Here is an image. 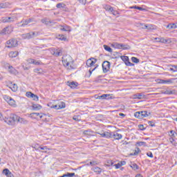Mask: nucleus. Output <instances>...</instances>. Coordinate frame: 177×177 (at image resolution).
Returning a JSON list of instances; mask_svg holds the SVG:
<instances>
[{"label":"nucleus","instance_id":"f257e3e1","mask_svg":"<svg viewBox=\"0 0 177 177\" xmlns=\"http://www.w3.org/2000/svg\"><path fill=\"white\" fill-rule=\"evenodd\" d=\"M62 64L67 70H73L75 68L74 60L70 55H65L62 57Z\"/></svg>","mask_w":177,"mask_h":177},{"label":"nucleus","instance_id":"f03ea898","mask_svg":"<svg viewBox=\"0 0 177 177\" xmlns=\"http://www.w3.org/2000/svg\"><path fill=\"white\" fill-rule=\"evenodd\" d=\"M98 135H100L102 138H114L116 140H120V139H122V135L118 133V132H115L113 134L109 131H101L100 132H97Z\"/></svg>","mask_w":177,"mask_h":177},{"label":"nucleus","instance_id":"7ed1b4c3","mask_svg":"<svg viewBox=\"0 0 177 177\" xmlns=\"http://www.w3.org/2000/svg\"><path fill=\"white\" fill-rule=\"evenodd\" d=\"M96 62H97V59L91 57L86 61V66L87 67H90L89 73L90 75H92V72L95 71L97 68V64H96ZM96 64V65H95Z\"/></svg>","mask_w":177,"mask_h":177},{"label":"nucleus","instance_id":"20e7f679","mask_svg":"<svg viewBox=\"0 0 177 177\" xmlns=\"http://www.w3.org/2000/svg\"><path fill=\"white\" fill-rule=\"evenodd\" d=\"M17 115L10 113V115L5 117L3 120L8 125H13L16 122Z\"/></svg>","mask_w":177,"mask_h":177},{"label":"nucleus","instance_id":"39448f33","mask_svg":"<svg viewBox=\"0 0 177 177\" xmlns=\"http://www.w3.org/2000/svg\"><path fill=\"white\" fill-rule=\"evenodd\" d=\"M150 114L151 113L148 111H138L134 113V117H136V118H139L140 120H142V118H146V117H149Z\"/></svg>","mask_w":177,"mask_h":177},{"label":"nucleus","instance_id":"423d86ee","mask_svg":"<svg viewBox=\"0 0 177 177\" xmlns=\"http://www.w3.org/2000/svg\"><path fill=\"white\" fill-rule=\"evenodd\" d=\"M28 117L32 120H42L44 117H46V114L39 113H32L29 114Z\"/></svg>","mask_w":177,"mask_h":177},{"label":"nucleus","instance_id":"0eeeda50","mask_svg":"<svg viewBox=\"0 0 177 177\" xmlns=\"http://www.w3.org/2000/svg\"><path fill=\"white\" fill-rule=\"evenodd\" d=\"M3 99L6 102H8L9 106H11V107H17V104L16 103V101L12 98V97H9L8 95H3Z\"/></svg>","mask_w":177,"mask_h":177},{"label":"nucleus","instance_id":"6e6552de","mask_svg":"<svg viewBox=\"0 0 177 177\" xmlns=\"http://www.w3.org/2000/svg\"><path fill=\"white\" fill-rule=\"evenodd\" d=\"M111 46L115 49H131V47L129 46L118 43H112Z\"/></svg>","mask_w":177,"mask_h":177},{"label":"nucleus","instance_id":"1a4fd4ad","mask_svg":"<svg viewBox=\"0 0 177 177\" xmlns=\"http://www.w3.org/2000/svg\"><path fill=\"white\" fill-rule=\"evenodd\" d=\"M19 45V41L16 39H12L6 42V47L7 48H16Z\"/></svg>","mask_w":177,"mask_h":177},{"label":"nucleus","instance_id":"9d476101","mask_svg":"<svg viewBox=\"0 0 177 177\" xmlns=\"http://www.w3.org/2000/svg\"><path fill=\"white\" fill-rule=\"evenodd\" d=\"M12 32H13V27L12 26H10L4 28L0 32V34H1L2 35H6L8 34H12Z\"/></svg>","mask_w":177,"mask_h":177},{"label":"nucleus","instance_id":"9b49d317","mask_svg":"<svg viewBox=\"0 0 177 177\" xmlns=\"http://www.w3.org/2000/svg\"><path fill=\"white\" fill-rule=\"evenodd\" d=\"M32 20L31 19H24L21 22L17 24L18 27H26V26H28L30 23H32Z\"/></svg>","mask_w":177,"mask_h":177},{"label":"nucleus","instance_id":"f8f14e48","mask_svg":"<svg viewBox=\"0 0 177 177\" xmlns=\"http://www.w3.org/2000/svg\"><path fill=\"white\" fill-rule=\"evenodd\" d=\"M37 32H31L22 35V38H24V39H31V38H34L35 37H37Z\"/></svg>","mask_w":177,"mask_h":177},{"label":"nucleus","instance_id":"ddd939ff","mask_svg":"<svg viewBox=\"0 0 177 177\" xmlns=\"http://www.w3.org/2000/svg\"><path fill=\"white\" fill-rule=\"evenodd\" d=\"M15 122H19V124H23L24 125H27V124H28V120L24 119V118H21L17 115V118H15Z\"/></svg>","mask_w":177,"mask_h":177},{"label":"nucleus","instance_id":"4468645a","mask_svg":"<svg viewBox=\"0 0 177 177\" xmlns=\"http://www.w3.org/2000/svg\"><path fill=\"white\" fill-rule=\"evenodd\" d=\"M26 96L27 97H30V99H32V100H35V102H38L39 97L37 95L28 91L26 93Z\"/></svg>","mask_w":177,"mask_h":177},{"label":"nucleus","instance_id":"2eb2a0df","mask_svg":"<svg viewBox=\"0 0 177 177\" xmlns=\"http://www.w3.org/2000/svg\"><path fill=\"white\" fill-rule=\"evenodd\" d=\"M27 62L28 64H35V66H41V64H42V62L40 60H36L34 59H28Z\"/></svg>","mask_w":177,"mask_h":177},{"label":"nucleus","instance_id":"dca6fc26","mask_svg":"<svg viewBox=\"0 0 177 177\" xmlns=\"http://www.w3.org/2000/svg\"><path fill=\"white\" fill-rule=\"evenodd\" d=\"M102 70L104 73H107L110 70V62L105 61L102 64Z\"/></svg>","mask_w":177,"mask_h":177},{"label":"nucleus","instance_id":"f3484780","mask_svg":"<svg viewBox=\"0 0 177 177\" xmlns=\"http://www.w3.org/2000/svg\"><path fill=\"white\" fill-rule=\"evenodd\" d=\"M15 21V17H2L0 20L1 23H12V21Z\"/></svg>","mask_w":177,"mask_h":177},{"label":"nucleus","instance_id":"a211bd4d","mask_svg":"<svg viewBox=\"0 0 177 177\" xmlns=\"http://www.w3.org/2000/svg\"><path fill=\"white\" fill-rule=\"evenodd\" d=\"M121 59L123 62H124L126 66H133V64L129 62V58L128 57V56H121Z\"/></svg>","mask_w":177,"mask_h":177},{"label":"nucleus","instance_id":"6ab92c4d","mask_svg":"<svg viewBox=\"0 0 177 177\" xmlns=\"http://www.w3.org/2000/svg\"><path fill=\"white\" fill-rule=\"evenodd\" d=\"M8 70L10 74H12L13 75H19V72L17 71V70L13 68V66H9V68Z\"/></svg>","mask_w":177,"mask_h":177},{"label":"nucleus","instance_id":"aec40b11","mask_svg":"<svg viewBox=\"0 0 177 177\" xmlns=\"http://www.w3.org/2000/svg\"><path fill=\"white\" fill-rule=\"evenodd\" d=\"M55 110H62V109H66V103L60 102L58 104H56Z\"/></svg>","mask_w":177,"mask_h":177},{"label":"nucleus","instance_id":"412c9836","mask_svg":"<svg viewBox=\"0 0 177 177\" xmlns=\"http://www.w3.org/2000/svg\"><path fill=\"white\" fill-rule=\"evenodd\" d=\"M57 39H59V41H67L68 39H67V37H66L64 35H57L56 36Z\"/></svg>","mask_w":177,"mask_h":177},{"label":"nucleus","instance_id":"4be33fe9","mask_svg":"<svg viewBox=\"0 0 177 177\" xmlns=\"http://www.w3.org/2000/svg\"><path fill=\"white\" fill-rule=\"evenodd\" d=\"M68 86H70L72 89H74L78 86V83L75 82H68L67 83Z\"/></svg>","mask_w":177,"mask_h":177},{"label":"nucleus","instance_id":"5701e85b","mask_svg":"<svg viewBox=\"0 0 177 177\" xmlns=\"http://www.w3.org/2000/svg\"><path fill=\"white\" fill-rule=\"evenodd\" d=\"M8 86L10 88H11L12 92H17V91L18 89L17 84H16L15 83H10V84H8Z\"/></svg>","mask_w":177,"mask_h":177},{"label":"nucleus","instance_id":"b1692460","mask_svg":"<svg viewBox=\"0 0 177 177\" xmlns=\"http://www.w3.org/2000/svg\"><path fill=\"white\" fill-rule=\"evenodd\" d=\"M8 55L11 59H14L15 57H17L19 56V53L18 51H11L9 53Z\"/></svg>","mask_w":177,"mask_h":177},{"label":"nucleus","instance_id":"393cba45","mask_svg":"<svg viewBox=\"0 0 177 177\" xmlns=\"http://www.w3.org/2000/svg\"><path fill=\"white\" fill-rule=\"evenodd\" d=\"M32 110H35V111H38V110H41V109H42V106L39 104H32Z\"/></svg>","mask_w":177,"mask_h":177},{"label":"nucleus","instance_id":"a878e982","mask_svg":"<svg viewBox=\"0 0 177 177\" xmlns=\"http://www.w3.org/2000/svg\"><path fill=\"white\" fill-rule=\"evenodd\" d=\"M51 53H52V55H54L55 56H60V55H62V50L51 49Z\"/></svg>","mask_w":177,"mask_h":177},{"label":"nucleus","instance_id":"bb28decb","mask_svg":"<svg viewBox=\"0 0 177 177\" xmlns=\"http://www.w3.org/2000/svg\"><path fill=\"white\" fill-rule=\"evenodd\" d=\"M59 30H61V31H71V28L67 26H60Z\"/></svg>","mask_w":177,"mask_h":177},{"label":"nucleus","instance_id":"cd10ccee","mask_svg":"<svg viewBox=\"0 0 177 177\" xmlns=\"http://www.w3.org/2000/svg\"><path fill=\"white\" fill-rule=\"evenodd\" d=\"M133 99H145V95L141 93H137L133 95Z\"/></svg>","mask_w":177,"mask_h":177},{"label":"nucleus","instance_id":"c85d7f7f","mask_svg":"<svg viewBox=\"0 0 177 177\" xmlns=\"http://www.w3.org/2000/svg\"><path fill=\"white\" fill-rule=\"evenodd\" d=\"M159 42L162 44H171V39H165L164 37H160Z\"/></svg>","mask_w":177,"mask_h":177},{"label":"nucleus","instance_id":"c756f323","mask_svg":"<svg viewBox=\"0 0 177 177\" xmlns=\"http://www.w3.org/2000/svg\"><path fill=\"white\" fill-rule=\"evenodd\" d=\"M9 6H10V3H0V9H6V8H9Z\"/></svg>","mask_w":177,"mask_h":177},{"label":"nucleus","instance_id":"7c9ffc66","mask_svg":"<svg viewBox=\"0 0 177 177\" xmlns=\"http://www.w3.org/2000/svg\"><path fill=\"white\" fill-rule=\"evenodd\" d=\"M103 6L104 9H105V10H107V12H113V8L111 6L104 5Z\"/></svg>","mask_w":177,"mask_h":177},{"label":"nucleus","instance_id":"2f4dec72","mask_svg":"<svg viewBox=\"0 0 177 177\" xmlns=\"http://www.w3.org/2000/svg\"><path fill=\"white\" fill-rule=\"evenodd\" d=\"M93 171L96 174H102V169H100V167H98L93 168Z\"/></svg>","mask_w":177,"mask_h":177},{"label":"nucleus","instance_id":"473e14b6","mask_svg":"<svg viewBox=\"0 0 177 177\" xmlns=\"http://www.w3.org/2000/svg\"><path fill=\"white\" fill-rule=\"evenodd\" d=\"M84 135H88V136H93V131L86 130L83 132Z\"/></svg>","mask_w":177,"mask_h":177},{"label":"nucleus","instance_id":"72a5a7b5","mask_svg":"<svg viewBox=\"0 0 177 177\" xmlns=\"http://www.w3.org/2000/svg\"><path fill=\"white\" fill-rule=\"evenodd\" d=\"M113 165H114V162L111 160H107L105 163L106 167H113Z\"/></svg>","mask_w":177,"mask_h":177},{"label":"nucleus","instance_id":"f704fd0d","mask_svg":"<svg viewBox=\"0 0 177 177\" xmlns=\"http://www.w3.org/2000/svg\"><path fill=\"white\" fill-rule=\"evenodd\" d=\"M167 28H169L170 30H174L177 28L175 24H169L167 26Z\"/></svg>","mask_w":177,"mask_h":177},{"label":"nucleus","instance_id":"c9c22d12","mask_svg":"<svg viewBox=\"0 0 177 177\" xmlns=\"http://www.w3.org/2000/svg\"><path fill=\"white\" fill-rule=\"evenodd\" d=\"M104 48L105 50H106V52H113V50L111 49V48H110L109 46L107 45H104Z\"/></svg>","mask_w":177,"mask_h":177},{"label":"nucleus","instance_id":"e433bc0d","mask_svg":"<svg viewBox=\"0 0 177 177\" xmlns=\"http://www.w3.org/2000/svg\"><path fill=\"white\" fill-rule=\"evenodd\" d=\"M156 27L154 25H147V30H156Z\"/></svg>","mask_w":177,"mask_h":177},{"label":"nucleus","instance_id":"4c0bfd02","mask_svg":"<svg viewBox=\"0 0 177 177\" xmlns=\"http://www.w3.org/2000/svg\"><path fill=\"white\" fill-rule=\"evenodd\" d=\"M39 150H44V153H48V150H49V148L47 147H40Z\"/></svg>","mask_w":177,"mask_h":177},{"label":"nucleus","instance_id":"58836bf2","mask_svg":"<svg viewBox=\"0 0 177 177\" xmlns=\"http://www.w3.org/2000/svg\"><path fill=\"white\" fill-rule=\"evenodd\" d=\"M34 73H37V74H42L43 71L41 68H35L34 69Z\"/></svg>","mask_w":177,"mask_h":177},{"label":"nucleus","instance_id":"ea45409f","mask_svg":"<svg viewBox=\"0 0 177 177\" xmlns=\"http://www.w3.org/2000/svg\"><path fill=\"white\" fill-rule=\"evenodd\" d=\"M165 95H174V93H175L174 91H169V90H167L166 91H165L164 93Z\"/></svg>","mask_w":177,"mask_h":177},{"label":"nucleus","instance_id":"a19ab883","mask_svg":"<svg viewBox=\"0 0 177 177\" xmlns=\"http://www.w3.org/2000/svg\"><path fill=\"white\" fill-rule=\"evenodd\" d=\"M170 71H173V73L177 72V66H172V68H169Z\"/></svg>","mask_w":177,"mask_h":177},{"label":"nucleus","instance_id":"79ce46f5","mask_svg":"<svg viewBox=\"0 0 177 177\" xmlns=\"http://www.w3.org/2000/svg\"><path fill=\"white\" fill-rule=\"evenodd\" d=\"M131 168H132V169H134V171H135V170L139 169V166H138V165H136V164H132L131 165Z\"/></svg>","mask_w":177,"mask_h":177},{"label":"nucleus","instance_id":"37998d69","mask_svg":"<svg viewBox=\"0 0 177 177\" xmlns=\"http://www.w3.org/2000/svg\"><path fill=\"white\" fill-rule=\"evenodd\" d=\"M131 61L133 62V63H139V59L135 57H131Z\"/></svg>","mask_w":177,"mask_h":177},{"label":"nucleus","instance_id":"c03bdc74","mask_svg":"<svg viewBox=\"0 0 177 177\" xmlns=\"http://www.w3.org/2000/svg\"><path fill=\"white\" fill-rule=\"evenodd\" d=\"M75 176V173H67L65 174V177H73Z\"/></svg>","mask_w":177,"mask_h":177},{"label":"nucleus","instance_id":"a18cd8bd","mask_svg":"<svg viewBox=\"0 0 177 177\" xmlns=\"http://www.w3.org/2000/svg\"><path fill=\"white\" fill-rule=\"evenodd\" d=\"M48 106L50 107V109H55L56 110V105H53L52 102H49L48 104Z\"/></svg>","mask_w":177,"mask_h":177},{"label":"nucleus","instance_id":"49530a36","mask_svg":"<svg viewBox=\"0 0 177 177\" xmlns=\"http://www.w3.org/2000/svg\"><path fill=\"white\" fill-rule=\"evenodd\" d=\"M41 23H43V24H49V23H50L49 21H48L46 19H41Z\"/></svg>","mask_w":177,"mask_h":177},{"label":"nucleus","instance_id":"de8ad7c7","mask_svg":"<svg viewBox=\"0 0 177 177\" xmlns=\"http://www.w3.org/2000/svg\"><path fill=\"white\" fill-rule=\"evenodd\" d=\"M32 147H33V149H35V150H39L40 149V147L38 146V144L32 145Z\"/></svg>","mask_w":177,"mask_h":177},{"label":"nucleus","instance_id":"09e8293b","mask_svg":"<svg viewBox=\"0 0 177 177\" xmlns=\"http://www.w3.org/2000/svg\"><path fill=\"white\" fill-rule=\"evenodd\" d=\"M156 82H158V84H165V80H161V79H158V80H156Z\"/></svg>","mask_w":177,"mask_h":177},{"label":"nucleus","instance_id":"8fccbe9b","mask_svg":"<svg viewBox=\"0 0 177 177\" xmlns=\"http://www.w3.org/2000/svg\"><path fill=\"white\" fill-rule=\"evenodd\" d=\"M138 146H146L145 142H137Z\"/></svg>","mask_w":177,"mask_h":177},{"label":"nucleus","instance_id":"3c124183","mask_svg":"<svg viewBox=\"0 0 177 177\" xmlns=\"http://www.w3.org/2000/svg\"><path fill=\"white\" fill-rule=\"evenodd\" d=\"M140 28H142L143 30H147V25L145 24H140Z\"/></svg>","mask_w":177,"mask_h":177},{"label":"nucleus","instance_id":"603ef678","mask_svg":"<svg viewBox=\"0 0 177 177\" xmlns=\"http://www.w3.org/2000/svg\"><path fill=\"white\" fill-rule=\"evenodd\" d=\"M115 168V169H118V168H121V164L120 162H118V164H115L113 165Z\"/></svg>","mask_w":177,"mask_h":177},{"label":"nucleus","instance_id":"864d4df0","mask_svg":"<svg viewBox=\"0 0 177 177\" xmlns=\"http://www.w3.org/2000/svg\"><path fill=\"white\" fill-rule=\"evenodd\" d=\"M43 120V121H46V122H48V121H49V115H46V117H44L43 118H41Z\"/></svg>","mask_w":177,"mask_h":177},{"label":"nucleus","instance_id":"5fc2aeb1","mask_svg":"<svg viewBox=\"0 0 177 177\" xmlns=\"http://www.w3.org/2000/svg\"><path fill=\"white\" fill-rule=\"evenodd\" d=\"M57 8H58L59 9H60L62 8H64V3H58V4H57Z\"/></svg>","mask_w":177,"mask_h":177},{"label":"nucleus","instance_id":"6e6d98bb","mask_svg":"<svg viewBox=\"0 0 177 177\" xmlns=\"http://www.w3.org/2000/svg\"><path fill=\"white\" fill-rule=\"evenodd\" d=\"M4 67L5 68H8V70H9V67H12V66L8 63H4Z\"/></svg>","mask_w":177,"mask_h":177},{"label":"nucleus","instance_id":"4d7b16f0","mask_svg":"<svg viewBox=\"0 0 177 177\" xmlns=\"http://www.w3.org/2000/svg\"><path fill=\"white\" fill-rule=\"evenodd\" d=\"M91 165H97L99 164V162L97 161H93L90 162Z\"/></svg>","mask_w":177,"mask_h":177},{"label":"nucleus","instance_id":"13d9d810","mask_svg":"<svg viewBox=\"0 0 177 177\" xmlns=\"http://www.w3.org/2000/svg\"><path fill=\"white\" fill-rule=\"evenodd\" d=\"M165 84H172V79L165 80Z\"/></svg>","mask_w":177,"mask_h":177},{"label":"nucleus","instance_id":"bf43d9fd","mask_svg":"<svg viewBox=\"0 0 177 177\" xmlns=\"http://www.w3.org/2000/svg\"><path fill=\"white\" fill-rule=\"evenodd\" d=\"M169 135L170 136L175 137V135H176V133L174 131H171Z\"/></svg>","mask_w":177,"mask_h":177},{"label":"nucleus","instance_id":"052dcab7","mask_svg":"<svg viewBox=\"0 0 177 177\" xmlns=\"http://www.w3.org/2000/svg\"><path fill=\"white\" fill-rule=\"evenodd\" d=\"M160 37H156L153 38V39H152V41H155V42H160Z\"/></svg>","mask_w":177,"mask_h":177},{"label":"nucleus","instance_id":"680f3d73","mask_svg":"<svg viewBox=\"0 0 177 177\" xmlns=\"http://www.w3.org/2000/svg\"><path fill=\"white\" fill-rule=\"evenodd\" d=\"M107 96L109 95H106V94H103L102 95H100L101 99L104 100V99H107Z\"/></svg>","mask_w":177,"mask_h":177},{"label":"nucleus","instance_id":"e2e57ef3","mask_svg":"<svg viewBox=\"0 0 177 177\" xmlns=\"http://www.w3.org/2000/svg\"><path fill=\"white\" fill-rule=\"evenodd\" d=\"M147 156H148V157H150L151 158H153V153L151 152L147 153Z\"/></svg>","mask_w":177,"mask_h":177},{"label":"nucleus","instance_id":"0e129e2a","mask_svg":"<svg viewBox=\"0 0 177 177\" xmlns=\"http://www.w3.org/2000/svg\"><path fill=\"white\" fill-rule=\"evenodd\" d=\"M106 95V98L105 99H107V100H109V99H113V97H111V95L110 94H105Z\"/></svg>","mask_w":177,"mask_h":177},{"label":"nucleus","instance_id":"69168bd1","mask_svg":"<svg viewBox=\"0 0 177 177\" xmlns=\"http://www.w3.org/2000/svg\"><path fill=\"white\" fill-rule=\"evenodd\" d=\"M138 128H139L141 131H143V129H145V126H143V124H140V125H138Z\"/></svg>","mask_w":177,"mask_h":177},{"label":"nucleus","instance_id":"338daca9","mask_svg":"<svg viewBox=\"0 0 177 177\" xmlns=\"http://www.w3.org/2000/svg\"><path fill=\"white\" fill-rule=\"evenodd\" d=\"M80 3L85 5L86 3V0H78Z\"/></svg>","mask_w":177,"mask_h":177},{"label":"nucleus","instance_id":"774afa93","mask_svg":"<svg viewBox=\"0 0 177 177\" xmlns=\"http://www.w3.org/2000/svg\"><path fill=\"white\" fill-rule=\"evenodd\" d=\"M111 13H112V15H113V16H117V15H118V12H117L114 10L113 12H111Z\"/></svg>","mask_w":177,"mask_h":177}]
</instances>
